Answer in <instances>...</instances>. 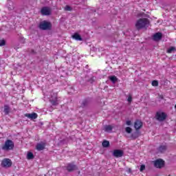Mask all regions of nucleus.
<instances>
[{"mask_svg":"<svg viewBox=\"0 0 176 176\" xmlns=\"http://www.w3.org/2000/svg\"><path fill=\"white\" fill-rule=\"evenodd\" d=\"M167 149V147L166 146H161L159 148V151H161L162 153L164 152Z\"/></svg>","mask_w":176,"mask_h":176,"instance_id":"22","label":"nucleus"},{"mask_svg":"<svg viewBox=\"0 0 176 176\" xmlns=\"http://www.w3.org/2000/svg\"><path fill=\"white\" fill-rule=\"evenodd\" d=\"M6 43V41H5V40L0 41V46H5Z\"/></svg>","mask_w":176,"mask_h":176,"instance_id":"25","label":"nucleus"},{"mask_svg":"<svg viewBox=\"0 0 176 176\" xmlns=\"http://www.w3.org/2000/svg\"><path fill=\"white\" fill-rule=\"evenodd\" d=\"M72 38L73 39H75V41H82V36H80V34H79V33H78V32L74 33L72 36Z\"/></svg>","mask_w":176,"mask_h":176,"instance_id":"14","label":"nucleus"},{"mask_svg":"<svg viewBox=\"0 0 176 176\" xmlns=\"http://www.w3.org/2000/svg\"><path fill=\"white\" fill-rule=\"evenodd\" d=\"M125 131L128 134H130V133H131V131H133V129L130 126H127L125 128Z\"/></svg>","mask_w":176,"mask_h":176,"instance_id":"21","label":"nucleus"},{"mask_svg":"<svg viewBox=\"0 0 176 176\" xmlns=\"http://www.w3.org/2000/svg\"><path fill=\"white\" fill-rule=\"evenodd\" d=\"M126 124L127 126H131V124H132L131 120H127V121L126 122Z\"/></svg>","mask_w":176,"mask_h":176,"instance_id":"27","label":"nucleus"},{"mask_svg":"<svg viewBox=\"0 0 176 176\" xmlns=\"http://www.w3.org/2000/svg\"><path fill=\"white\" fill-rule=\"evenodd\" d=\"M162 36H163V34L162 33L157 32L153 35V41H155L157 42L160 41V39H162Z\"/></svg>","mask_w":176,"mask_h":176,"instance_id":"11","label":"nucleus"},{"mask_svg":"<svg viewBox=\"0 0 176 176\" xmlns=\"http://www.w3.org/2000/svg\"><path fill=\"white\" fill-rule=\"evenodd\" d=\"M14 148V143L10 140L6 141L5 144L2 146L3 151H12Z\"/></svg>","mask_w":176,"mask_h":176,"instance_id":"2","label":"nucleus"},{"mask_svg":"<svg viewBox=\"0 0 176 176\" xmlns=\"http://www.w3.org/2000/svg\"><path fill=\"white\" fill-rule=\"evenodd\" d=\"M4 112L6 115H8L10 112V107L8 105L4 106Z\"/></svg>","mask_w":176,"mask_h":176,"instance_id":"17","label":"nucleus"},{"mask_svg":"<svg viewBox=\"0 0 176 176\" xmlns=\"http://www.w3.org/2000/svg\"><path fill=\"white\" fill-rule=\"evenodd\" d=\"M45 146H46V143L41 142L36 144V148L37 151H43V149H45Z\"/></svg>","mask_w":176,"mask_h":176,"instance_id":"12","label":"nucleus"},{"mask_svg":"<svg viewBox=\"0 0 176 176\" xmlns=\"http://www.w3.org/2000/svg\"><path fill=\"white\" fill-rule=\"evenodd\" d=\"M176 49L175 47H170L167 50V53L170 54L172 52H175Z\"/></svg>","mask_w":176,"mask_h":176,"instance_id":"20","label":"nucleus"},{"mask_svg":"<svg viewBox=\"0 0 176 176\" xmlns=\"http://www.w3.org/2000/svg\"><path fill=\"white\" fill-rule=\"evenodd\" d=\"M3 167L9 168L12 166V161L10 159H4L1 162Z\"/></svg>","mask_w":176,"mask_h":176,"instance_id":"8","label":"nucleus"},{"mask_svg":"<svg viewBox=\"0 0 176 176\" xmlns=\"http://www.w3.org/2000/svg\"><path fill=\"white\" fill-rule=\"evenodd\" d=\"M154 163V166L156 168H163V167H164V160H162V159H158L155 161L153 162Z\"/></svg>","mask_w":176,"mask_h":176,"instance_id":"5","label":"nucleus"},{"mask_svg":"<svg viewBox=\"0 0 176 176\" xmlns=\"http://www.w3.org/2000/svg\"><path fill=\"white\" fill-rule=\"evenodd\" d=\"M33 158H34V154H32V153H31V152L28 153L27 155V159L28 160H31Z\"/></svg>","mask_w":176,"mask_h":176,"instance_id":"19","label":"nucleus"},{"mask_svg":"<svg viewBox=\"0 0 176 176\" xmlns=\"http://www.w3.org/2000/svg\"><path fill=\"white\" fill-rule=\"evenodd\" d=\"M66 170H67L69 173H72V171L78 170V167L74 164H67L66 166Z\"/></svg>","mask_w":176,"mask_h":176,"instance_id":"7","label":"nucleus"},{"mask_svg":"<svg viewBox=\"0 0 176 176\" xmlns=\"http://www.w3.org/2000/svg\"><path fill=\"white\" fill-rule=\"evenodd\" d=\"M102 146L104 148H108V146H109V142H108L107 140H104L102 142Z\"/></svg>","mask_w":176,"mask_h":176,"instance_id":"18","label":"nucleus"},{"mask_svg":"<svg viewBox=\"0 0 176 176\" xmlns=\"http://www.w3.org/2000/svg\"><path fill=\"white\" fill-rule=\"evenodd\" d=\"M112 129H113L112 127V126L111 125H106L104 128V131H107V133H111V131H112Z\"/></svg>","mask_w":176,"mask_h":176,"instance_id":"15","label":"nucleus"},{"mask_svg":"<svg viewBox=\"0 0 176 176\" xmlns=\"http://www.w3.org/2000/svg\"><path fill=\"white\" fill-rule=\"evenodd\" d=\"M25 116L26 118H28V119H31L32 120H34V119H36V118H38V114L36 113H25Z\"/></svg>","mask_w":176,"mask_h":176,"instance_id":"10","label":"nucleus"},{"mask_svg":"<svg viewBox=\"0 0 176 176\" xmlns=\"http://www.w3.org/2000/svg\"><path fill=\"white\" fill-rule=\"evenodd\" d=\"M127 101L128 102H131V101H133V98L131 97V96H129L128 97Z\"/></svg>","mask_w":176,"mask_h":176,"instance_id":"26","label":"nucleus"},{"mask_svg":"<svg viewBox=\"0 0 176 176\" xmlns=\"http://www.w3.org/2000/svg\"><path fill=\"white\" fill-rule=\"evenodd\" d=\"M151 85H152V86L157 87V86H159V82H157V80H153L151 82Z\"/></svg>","mask_w":176,"mask_h":176,"instance_id":"23","label":"nucleus"},{"mask_svg":"<svg viewBox=\"0 0 176 176\" xmlns=\"http://www.w3.org/2000/svg\"><path fill=\"white\" fill-rule=\"evenodd\" d=\"M155 118L157 120L163 122V120H165L166 118H167V114H166L164 112L158 111L156 113Z\"/></svg>","mask_w":176,"mask_h":176,"instance_id":"4","label":"nucleus"},{"mask_svg":"<svg viewBox=\"0 0 176 176\" xmlns=\"http://www.w3.org/2000/svg\"><path fill=\"white\" fill-rule=\"evenodd\" d=\"M41 14L43 16H50V14H52V8L49 7H43L41 8Z\"/></svg>","mask_w":176,"mask_h":176,"instance_id":"6","label":"nucleus"},{"mask_svg":"<svg viewBox=\"0 0 176 176\" xmlns=\"http://www.w3.org/2000/svg\"><path fill=\"white\" fill-rule=\"evenodd\" d=\"M123 151L122 150H119V149H116L113 151V155L114 157H122L123 156Z\"/></svg>","mask_w":176,"mask_h":176,"instance_id":"9","label":"nucleus"},{"mask_svg":"<svg viewBox=\"0 0 176 176\" xmlns=\"http://www.w3.org/2000/svg\"><path fill=\"white\" fill-rule=\"evenodd\" d=\"M142 127V122L141 120H136L135 122V129L136 130H140Z\"/></svg>","mask_w":176,"mask_h":176,"instance_id":"13","label":"nucleus"},{"mask_svg":"<svg viewBox=\"0 0 176 176\" xmlns=\"http://www.w3.org/2000/svg\"><path fill=\"white\" fill-rule=\"evenodd\" d=\"M109 79L111 80L113 83H116V82H118V78L115 76H109Z\"/></svg>","mask_w":176,"mask_h":176,"instance_id":"16","label":"nucleus"},{"mask_svg":"<svg viewBox=\"0 0 176 176\" xmlns=\"http://www.w3.org/2000/svg\"><path fill=\"white\" fill-rule=\"evenodd\" d=\"M149 26V19L146 18L139 19L135 23L137 30H142Z\"/></svg>","mask_w":176,"mask_h":176,"instance_id":"1","label":"nucleus"},{"mask_svg":"<svg viewBox=\"0 0 176 176\" xmlns=\"http://www.w3.org/2000/svg\"><path fill=\"white\" fill-rule=\"evenodd\" d=\"M39 28L41 30H50V28H52V24L50 22L43 21L40 23Z\"/></svg>","mask_w":176,"mask_h":176,"instance_id":"3","label":"nucleus"},{"mask_svg":"<svg viewBox=\"0 0 176 176\" xmlns=\"http://www.w3.org/2000/svg\"><path fill=\"white\" fill-rule=\"evenodd\" d=\"M65 10H66L67 12H71V10H72V8H71V6H66L65 7Z\"/></svg>","mask_w":176,"mask_h":176,"instance_id":"24","label":"nucleus"},{"mask_svg":"<svg viewBox=\"0 0 176 176\" xmlns=\"http://www.w3.org/2000/svg\"><path fill=\"white\" fill-rule=\"evenodd\" d=\"M140 170L141 172L144 171V170H145V165H141Z\"/></svg>","mask_w":176,"mask_h":176,"instance_id":"28","label":"nucleus"}]
</instances>
